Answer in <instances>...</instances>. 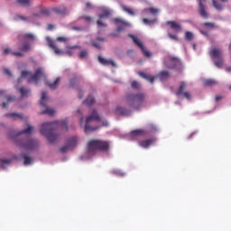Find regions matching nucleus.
Returning a JSON list of instances; mask_svg holds the SVG:
<instances>
[{"mask_svg":"<svg viewBox=\"0 0 231 231\" xmlns=\"http://www.w3.org/2000/svg\"><path fill=\"white\" fill-rule=\"evenodd\" d=\"M81 19H84L85 21H87V23H90V21H93V18H91V16H88V15H83L81 17Z\"/></svg>","mask_w":231,"mask_h":231,"instance_id":"49","label":"nucleus"},{"mask_svg":"<svg viewBox=\"0 0 231 231\" xmlns=\"http://www.w3.org/2000/svg\"><path fill=\"white\" fill-rule=\"evenodd\" d=\"M33 131V126L27 125V128L22 130V131H11L8 134L9 138L15 140L19 138V136L23 134H26L27 136H30L32 134V132Z\"/></svg>","mask_w":231,"mask_h":231,"instance_id":"6","label":"nucleus"},{"mask_svg":"<svg viewBox=\"0 0 231 231\" xmlns=\"http://www.w3.org/2000/svg\"><path fill=\"white\" fill-rule=\"evenodd\" d=\"M30 93H31L30 89L24 87L20 88V94L22 98H28V96L30 95Z\"/></svg>","mask_w":231,"mask_h":231,"instance_id":"24","label":"nucleus"},{"mask_svg":"<svg viewBox=\"0 0 231 231\" xmlns=\"http://www.w3.org/2000/svg\"><path fill=\"white\" fill-rule=\"evenodd\" d=\"M28 145H37V143L35 141H32Z\"/></svg>","mask_w":231,"mask_h":231,"instance_id":"57","label":"nucleus"},{"mask_svg":"<svg viewBox=\"0 0 231 231\" xmlns=\"http://www.w3.org/2000/svg\"><path fill=\"white\" fill-rule=\"evenodd\" d=\"M83 97H84V93L80 90L79 92V98H83Z\"/></svg>","mask_w":231,"mask_h":231,"instance_id":"53","label":"nucleus"},{"mask_svg":"<svg viewBox=\"0 0 231 231\" xmlns=\"http://www.w3.org/2000/svg\"><path fill=\"white\" fill-rule=\"evenodd\" d=\"M48 98V93L46 91H43L42 93V101H41V106H43V107H46V105L44 104V100Z\"/></svg>","mask_w":231,"mask_h":231,"instance_id":"38","label":"nucleus"},{"mask_svg":"<svg viewBox=\"0 0 231 231\" xmlns=\"http://www.w3.org/2000/svg\"><path fill=\"white\" fill-rule=\"evenodd\" d=\"M16 3H18L20 6H30L31 5L30 0H16Z\"/></svg>","mask_w":231,"mask_h":231,"instance_id":"36","label":"nucleus"},{"mask_svg":"<svg viewBox=\"0 0 231 231\" xmlns=\"http://www.w3.org/2000/svg\"><path fill=\"white\" fill-rule=\"evenodd\" d=\"M203 84L204 86L212 87L217 86V82L215 79H206Z\"/></svg>","mask_w":231,"mask_h":231,"instance_id":"30","label":"nucleus"},{"mask_svg":"<svg viewBox=\"0 0 231 231\" xmlns=\"http://www.w3.org/2000/svg\"><path fill=\"white\" fill-rule=\"evenodd\" d=\"M14 100H15V97H7V102H14Z\"/></svg>","mask_w":231,"mask_h":231,"instance_id":"51","label":"nucleus"},{"mask_svg":"<svg viewBox=\"0 0 231 231\" xmlns=\"http://www.w3.org/2000/svg\"><path fill=\"white\" fill-rule=\"evenodd\" d=\"M57 131H68V120L44 123L41 127L42 134L46 136L49 142H55L59 138Z\"/></svg>","mask_w":231,"mask_h":231,"instance_id":"1","label":"nucleus"},{"mask_svg":"<svg viewBox=\"0 0 231 231\" xmlns=\"http://www.w3.org/2000/svg\"><path fill=\"white\" fill-rule=\"evenodd\" d=\"M76 48H80L79 46H74V47H71L70 50H75Z\"/></svg>","mask_w":231,"mask_h":231,"instance_id":"62","label":"nucleus"},{"mask_svg":"<svg viewBox=\"0 0 231 231\" xmlns=\"http://www.w3.org/2000/svg\"><path fill=\"white\" fill-rule=\"evenodd\" d=\"M100 116L97 113V111L93 110L91 116L87 117L86 125H85V133H93V131H97V129H99V126H91L90 124H93V122H99Z\"/></svg>","mask_w":231,"mask_h":231,"instance_id":"4","label":"nucleus"},{"mask_svg":"<svg viewBox=\"0 0 231 231\" xmlns=\"http://www.w3.org/2000/svg\"><path fill=\"white\" fill-rule=\"evenodd\" d=\"M155 77L156 79H160L161 82H165V80H169L171 77V72H169V70H162L159 73V75Z\"/></svg>","mask_w":231,"mask_h":231,"instance_id":"11","label":"nucleus"},{"mask_svg":"<svg viewBox=\"0 0 231 231\" xmlns=\"http://www.w3.org/2000/svg\"><path fill=\"white\" fill-rule=\"evenodd\" d=\"M116 114L120 115L121 116H129V115H131V110H127V108L117 106L116 108Z\"/></svg>","mask_w":231,"mask_h":231,"instance_id":"15","label":"nucleus"},{"mask_svg":"<svg viewBox=\"0 0 231 231\" xmlns=\"http://www.w3.org/2000/svg\"><path fill=\"white\" fill-rule=\"evenodd\" d=\"M168 37L171 39L172 41H178V35L172 34V33H168Z\"/></svg>","mask_w":231,"mask_h":231,"instance_id":"48","label":"nucleus"},{"mask_svg":"<svg viewBox=\"0 0 231 231\" xmlns=\"http://www.w3.org/2000/svg\"><path fill=\"white\" fill-rule=\"evenodd\" d=\"M210 56L213 59H223V51L220 49H213L210 51Z\"/></svg>","mask_w":231,"mask_h":231,"instance_id":"16","label":"nucleus"},{"mask_svg":"<svg viewBox=\"0 0 231 231\" xmlns=\"http://www.w3.org/2000/svg\"><path fill=\"white\" fill-rule=\"evenodd\" d=\"M128 36H130L131 39H133V42H134V44H136L140 48H142L143 46V43H142V42H140V39H138V37H136L133 34H128Z\"/></svg>","mask_w":231,"mask_h":231,"instance_id":"27","label":"nucleus"},{"mask_svg":"<svg viewBox=\"0 0 231 231\" xmlns=\"http://www.w3.org/2000/svg\"><path fill=\"white\" fill-rule=\"evenodd\" d=\"M156 19H148V18H143V24H155V23H156Z\"/></svg>","mask_w":231,"mask_h":231,"instance_id":"39","label":"nucleus"},{"mask_svg":"<svg viewBox=\"0 0 231 231\" xmlns=\"http://www.w3.org/2000/svg\"><path fill=\"white\" fill-rule=\"evenodd\" d=\"M167 26H170L172 31L176 33H180V32H183V28L181 27V23L176 21H168L166 22Z\"/></svg>","mask_w":231,"mask_h":231,"instance_id":"10","label":"nucleus"},{"mask_svg":"<svg viewBox=\"0 0 231 231\" xmlns=\"http://www.w3.org/2000/svg\"><path fill=\"white\" fill-rule=\"evenodd\" d=\"M17 17H18V19H21L22 21H26V17L25 16L18 15Z\"/></svg>","mask_w":231,"mask_h":231,"instance_id":"54","label":"nucleus"},{"mask_svg":"<svg viewBox=\"0 0 231 231\" xmlns=\"http://www.w3.org/2000/svg\"><path fill=\"white\" fill-rule=\"evenodd\" d=\"M145 134H147V132H145V130L136 129L129 133L128 138L129 140H136V138H139V136H145Z\"/></svg>","mask_w":231,"mask_h":231,"instance_id":"9","label":"nucleus"},{"mask_svg":"<svg viewBox=\"0 0 231 231\" xmlns=\"http://www.w3.org/2000/svg\"><path fill=\"white\" fill-rule=\"evenodd\" d=\"M79 57L80 59H88V51H86V50L80 51V52H79Z\"/></svg>","mask_w":231,"mask_h":231,"instance_id":"42","label":"nucleus"},{"mask_svg":"<svg viewBox=\"0 0 231 231\" xmlns=\"http://www.w3.org/2000/svg\"><path fill=\"white\" fill-rule=\"evenodd\" d=\"M213 6L216 8V10H223V5L221 4H218L217 0H212Z\"/></svg>","mask_w":231,"mask_h":231,"instance_id":"41","label":"nucleus"},{"mask_svg":"<svg viewBox=\"0 0 231 231\" xmlns=\"http://www.w3.org/2000/svg\"><path fill=\"white\" fill-rule=\"evenodd\" d=\"M98 60L100 64H103V66H113V68L116 67V63L113 60H107L102 56H98Z\"/></svg>","mask_w":231,"mask_h":231,"instance_id":"12","label":"nucleus"},{"mask_svg":"<svg viewBox=\"0 0 231 231\" xmlns=\"http://www.w3.org/2000/svg\"><path fill=\"white\" fill-rule=\"evenodd\" d=\"M121 8L123 9L124 12H126V14H129V15H134V11L132 8H129L125 5H122Z\"/></svg>","mask_w":231,"mask_h":231,"instance_id":"31","label":"nucleus"},{"mask_svg":"<svg viewBox=\"0 0 231 231\" xmlns=\"http://www.w3.org/2000/svg\"><path fill=\"white\" fill-rule=\"evenodd\" d=\"M56 41H58V42H66V41H68V38L64 36H60L56 39Z\"/></svg>","mask_w":231,"mask_h":231,"instance_id":"46","label":"nucleus"},{"mask_svg":"<svg viewBox=\"0 0 231 231\" xmlns=\"http://www.w3.org/2000/svg\"><path fill=\"white\" fill-rule=\"evenodd\" d=\"M185 39H186V41H192L194 39V33H192L190 32H186Z\"/></svg>","mask_w":231,"mask_h":231,"instance_id":"43","label":"nucleus"},{"mask_svg":"<svg viewBox=\"0 0 231 231\" xmlns=\"http://www.w3.org/2000/svg\"><path fill=\"white\" fill-rule=\"evenodd\" d=\"M131 86L133 89H140V83H138L137 81H132Z\"/></svg>","mask_w":231,"mask_h":231,"instance_id":"44","label":"nucleus"},{"mask_svg":"<svg viewBox=\"0 0 231 231\" xmlns=\"http://www.w3.org/2000/svg\"><path fill=\"white\" fill-rule=\"evenodd\" d=\"M86 6H87V8H92L91 3H89V2H88V3L86 4Z\"/></svg>","mask_w":231,"mask_h":231,"instance_id":"59","label":"nucleus"},{"mask_svg":"<svg viewBox=\"0 0 231 231\" xmlns=\"http://www.w3.org/2000/svg\"><path fill=\"white\" fill-rule=\"evenodd\" d=\"M24 39H27V41L33 42L35 41V35L32 32H28L23 35Z\"/></svg>","mask_w":231,"mask_h":231,"instance_id":"34","label":"nucleus"},{"mask_svg":"<svg viewBox=\"0 0 231 231\" xmlns=\"http://www.w3.org/2000/svg\"><path fill=\"white\" fill-rule=\"evenodd\" d=\"M5 75H9V77H12V72L8 69H5Z\"/></svg>","mask_w":231,"mask_h":231,"instance_id":"50","label":"nucleus"},{"mask_svg":"<svg viewBox=\"0 0 231 231\" xmlns=\"http://www.w3.org/2000/svg\"><path fill=\"white\" fill-rule=\"evenodd\" d=\"M10 53H12V55H14L15 57H24V54L21 51L12 52V50L10 48L4 50V55H10Z\"/></svg>","mask_w":231,"mask_h":231,"instance_id":"22","label":"nucleus"},{"mask_svg":"<svg viewBox=\"0 0 231 231\" xmlns=\"http://www.w3.org/2000/svg\"><path fill=\"white\" fill-rule=\"evenodd\" d=\"M187 89V82L182 81L180 82V86L179 89L176 91L177 97H181L183 95L184 98H187V100H190V94L189 92H183Z\"/></svg>","mask_w":231,"mask_h":231,"instance_id":"7","label":"nucleus"},{"mask_svg":"<svg viewBox=\"0 0 231 231\" xmlns=\"http://www.w3.org/2000/svg\"><path fill=\"white\" fill-rule=\"evenodd\" d=\"M145 100H147V97L143 93H130L125 97L126 106L132 109H140L145 104Z\"/></svg>","mask_w":231,"mask_h":231,"instance_id":"2","label":"nucleus"},{"mask_svg":"<svg viewBox=\"0 0 231 231\" xmlns=\"http://www.w3.org/2000/svg\"><path fill=\"white\" fill-rule=\"evenodd\" d=\"M226 71H227V73H231V66H230V67L226 68Z\"/></svg>","mask_w":231,"mask_h":231,"instance_id":"58","label":"nucleus"},{"mask_svg":"<svg viewBox=\"0 0 231 231\" xmlns=\"http://www.w3.org/2000/svg\"><path fill=\"white\" fill-rule=\"evenodd\" d=\"M84 104H87L88 106H93V104H95V97H93V96H88L84 101Z\"/></svg>","mask_w":231,"mask_h":231,"instance_id":"33","label":"nucleus"},{"mask_svg":"<svg viewBox=\"0 0 231 231\" xmlns=\"http://www.w3.org/2000/svg\"><path fill=\"white\" fill-rule=\"evenodd\" d=\"M53 28H55L53 24H48V30H53Z\"/></svg>","mask_w":231,"mask_h":231,"instance_id":"55","label":"nucleus"},{"mask_svg":"<svg viewBox=\"0 0 231 231\" xmlns=\"http://www.w3.org/2000/svg\"><path fill=\"white\" fill-rule=\"evenodd\" d=\"M79 143V137L72 136L68 140V145H77Z\"/></svg>","mask_w":231,"mask_h":231,"instance_id":"28","label":"nucleus"},{"mask_svg":"<svg viewBox=\"0 0 231 231\" xmlns=\"http://www.w3.org/2000/svg\"><path fill=\"white\" fill-rule=\"evenodd\" d=\"M154 143H156V139L151 138V139L143 141L141 145H154Z\"/></svg>","mask_w":231,"mask_h":231,"instance_id":"29","label":"nucleus"},{"mask_svg":"<svg viewBox=\"0 0 231 231\" xmlns=\"http://www.w3.org/2000/svg\"><path fill=\"white\" fill-rule=\"evenodd\" d=\"M111 143L109 141H102V140H90L88 145H109Z\"/></svg>","mask_w":231,"mask_h":231,"instance_id":"17","label":"nucleus"},{"mask_svg":"<svg viewBox=\"0 0 231 231\" xmlns=\"http://www.w3.org/2000/svg\"><path fill=\"white\" fill-rule=\"evenodd\" d=\"M42 115H49V116H53V115H55V109L46 106V109L42 111Z\"/></svg>","mask_w":231,"mask_h":231,"instance_id":"26","label":"nucleus"},{"mask_svg":"<svg viewBox=\"0 0 231 231\" xmlns=\"http://www.w3.org/2000/svg\"><path fill=\"white\" fill-rule=\"evenodd\" d=\"M217 60L215 61V66H217V68H223V64H224V60L223 58H219V59H217Z\"/></svg>","mask_w":231,"mask_h":231,"instance_id":"37","label":"nucleus"},{"mask_svg":"<svg viewBox=\"0 0 231 231\" xmlns=\"http://www.w3.org/2000/svg\"><path fill=\"white\" fill-rule=\"evenodd\" d=\"M2 106H3V107H7V106H8V103L4 102V103L2 104Z\"/></svg>","mask_w":231,"mask_h":231,"instance_id":"61","label":"nucleus"},{"mask_svg":"<svg viewBox=\"0 0 231 231\" xmlns=\"http://www.w3.org/2000/svg\"><path fill=\"white\" fill-rule=\"evenodd\" d=\"M93 46H94L95 48H97L98 50H100V44H98V43H93Z\"/></svg>","mask_w":231,"mask_h":231,"instance_id":"56","label":"nucleus"},{"mask_svg":"<svg viewBox=\"0 0 231 231\" xmlns=\"http://www.w3.org/2000/svg\"><path fill=\"white\" fill-rule=\"evenodd\" d=\"M170 62L171 65L165 63L166 68L169 69H172V68H176V66H180V59L174 57L170 58Z\"/></svg>","mask_w":231,"mask_h":231,"instance_id":"14","label":"nucleus"},{"mask_svg":"<svg viewBox=\"0 0 231 231\" xmlns=\"http://www.w3.org/2000/svg\"><path fill=\"white\" fill-rule=\"evenodd\" d=\"M215 100H216V102H219V100H223V97H221V96H217V97H215Z\"/></svg>","mask_w":231,"mask_h":231,"instance_id":"52","label":"nucleus"},{"mask_svg":"<svg viewBox=\"0 0 231 231\" xmlns=\"http://www.w3.org/2000/svg\"><path fill=\"white\" fill-rule=\"evenodd\" d=\"M100 14L98 15L99 19L97 21V24L98 28H107V23L104 22V19H109L111 17V11L108 8H102Z\"/></svg>","mask_w":231,"mask_h":231,"instance_id":"5","label":"nucleus"},{"mask_svg":"<svg viewBox=\"0 0 231 231\" xmlns=\"http://www.w3.org/2000/svg\"><path fill=\"white\" fill-rule=\"evenodd\" d=\"M60 82V78H57L53 83L50 81H46V84L47 86H49L51 89H57V86H59Z\"/></svg>","mask_w":231,"mask_h":231,"instance_id":"23","label":"nucleus"},{"mask_svg":"<svg viewBox=\"0 0 231 231\" xmlns=\"http://www.w3.org/2000/svg\"><path fill=\"white\" fill-rule=\"evenodd\" d=\"M76 84H77V76H74V78L70 79V88H75Z\"/></svg>","mask_w":231,"mask_h":231,"instance_id":"45","label":"nucleus"},{"mask_svg":"<svg viewBox=\"0 0 231 231\" xmlns=\"http://www.w3.org/2000/svg\"><path fill=\"white\" fill-rule=\"evenodd\" d=\"M42 69H38L35 70L34 74H32V72L28 70L22 71V78L23 79H28L29 84H33V82H39L41 79H42Z\"/></svg>","mask_w":231,"mask_h":231,"instance_id":"3","label":"nucleus"},{"mask_svg":"<svg viewBox=\"0 0 231 231\" xmlns=\"http://www.w3.org/2000/svg\"><path fill=\"white\" fill-rule=\"evenodd\" d=\"M5 116L7 118H13V120H23V114H17V113H11V114H5Z\"/></svg>","mask_w":231,"mask_h":231,"instance_id":"25","label":"nucleus"},{"mask_svg":"<svg viewBox=\"0 0 231 231\" xmlns=\"http://www.w3.org/2000/svg\"><path fill=\"white\" fill-rule=\"evenodd\" d=\"M114 23L117 26L116 32H123V30H125L126 26H131V23L122 18H115Z\"/></svg>","mask_w":231,"mask_h":231,"instance_id":"8","label":"nucleus"},{"mask_svg":"<svg viewBox=\"0 0 231 231\" xmlns=\"http://www.w3.org/2000/svg\"><path fill=\"white\" fill-rule=\"evenodd\" d=\"M204 26H205V28H209V30H212V29H214V28H218V26L216 25V23H209V22L205 23H204Z\"/></svg>","mask_w":231,"mask_h":231,"instance_id":"40","label":"nucleus"},{"mask_svg":"<svg viewBox=\"0 0 231 231\" xmlns=\"http://www.w3.org/2000/svg\"><path fill=\"white\" fill-rule=\"evenodd\" d=\"M152 14V15H158L160 14V9H156L154 7L146 8L143 11V14L144 15H147V14Z\"/></svg>","mask_w":231,"mask_h":231,"instance_id":"20","label":"nucleus"},{"mask_svg":"<svg viewBox=\"0 0 231 231\" xmlns=\"http://www.w3.org/2000/svg\"><path fill=\"white\" fill-rule=\"evenodd\" d=\"M103 125H105L106 127H107V121L103 123Z\"/></svg>","mask_w":231,"mask_h":231,"instance_id":"63","label":"nucleus"},{"mask_svg":"<svg viewBox=\"0 0 231 231\" xmlns=\"http://www.w3.org/2000/svg\"><path fill=\"white\" fill-rule=\"evenodd\" d=\"M141 50L144 57H147L148 59H150V57H152V53H151L149 50H147V48H145L143 45L141 47Z\"/></svg>","mask_w":231,"mask_h":231,"instance_id":"32","label":"nucleus"},{"mask_svg":"<svg viewBox=\"0 0 231 231\" xmlns=\"http://www.w3.org/2000/svg\"><path fill=\"white\" fill-rule=\"evenodd\" d=\"M41 14H42L43 15H50V9L43 8L41 10Z\"/></svg>","mask_w":231,"mask_h":231,"instance_id":"47","label":"nucleus"},{"mask_svg":"<svg viewBox=\"0 0 231 231\" xmlns=\"http://www.w3.org/2000/svg\"><path fill=\"white\" fill-rule=\"evenodd\" d=\"M32 50V46L29 42H24L23 47L20 48V51H30Z\"/></svg>","mask_w":231,"mask_h":231,"instance_id":"35","label":"nucleus"},{"mask_svg":"<svg viewBox=\"0 0 231 231\" xmlns=\"http://www.w3.org/2000/svg\"><path fill=\"white\" fill-rule=\"evenodd\" d=\"M52 12H55V14H58V15H67V14H69L68 9L64 6L54 7L52 8Z\"/></svg>","mask_w":231,"mask_h":231,"instance_id":"18","label":"nucleus"},{"mask_svg":"<svg viewBox=\"0 0 231 231\" xmlns=\"http://www.w3.org/2000/svg\"><path fill=\"white\" fill-rule=\"evenodd\" d=\"M49 46H50V48H51V49L54 51V53H55L56 55H64V51H60V50L59 49V47H57V45L55 44V42L51 41V42H49Z\"/></svg>","mask_w":231,"mask_h":231,"instance_id":"19","label":"nucleus"},{"mask_svg":"<svg viewBox=\"0 0 231 231\" xmlns=\"http://www.w3.org/2000/svg\"><path fill=\"white\" fill-rule=\"evenodd\" d=\"M67 55H69V57H71V55H73V51H67Z\"/></svg>","mask_w":231,"mask_h":231,"instance_id":"60","label":"nucleus"},{"mask_svg":"<svg viewBox=\"0 0 231 231\" xmlns=\"http://www.w3.org/2000/svg\"><path fill=\"white\" fill-rule=\"evenodd\" d=\"M199 14L203 19H208V13H207V7L203 5V1L205 0H199Z\"/></svg>","mask_w":231,"mask_h":231,"instance_id":"13","label":"nucleus"},{"mask_svg":"<svg viewBox=\"0 0 231 231\" xmlns=\"http://www.w3.org/2000/svg\"><path fill=\"white\" fill-rule=\"evenodd\" d=\"M0 95H1V96L5 95V91L0 90Z\"/></svg>","mask_w":231,"mask_h":231,"instance_id":"64","label":"nucleus"},{"mask_svg":"<svg viewBox=\"0 0 231 231\" xmlns=\"http://www.w3.org/2000/svg\"><path fill=\"white\" fill-rule=\"evenodd\" d=\"M139 75L142 77V79H145V80H148L152 84H154V80H156V76L151 77V75L145 72H139Z\"/></svg>","mask_w":231,"mask_h":231,"instance_id":"21","label":"nucleus"}]
</instances>
